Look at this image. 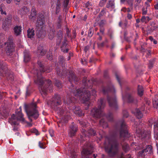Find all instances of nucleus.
<instances>
[{"mask_svg": "<svg viewBox=\"0 0 158 158\" xmlns=\"http://www.w3.org/2000/svg\"><path fill=\"white\" fill-rule=\"evenodd\" d=\"M37 64L40 67V70H36L37 79L35 80V82L39 85L40 89L43 94H45L47 92L51 93L52 91V84L51 81L47 80L42 77V73L46 72L49 73L50 72L51 69L49 68L48 69L44 67V65L40 60H38Z\"/></svg>", "mask_w": 158, "mask_h": 158, "instance_id": "nucleus-1", "label": "nucleus"}, {"mask_svg": "<svg viewBox=\"0 0 158 158\" xmlns=\"http://www.w3.org/2000/svg\"><path fill=\"white\" fill-rule=\"evenodd\" d=\"M82 83L85 87L72 91L71 94H73L77 97H79L80 99L82 97L83 103L87 102V103L88 104L90 95H94L96 93V91L94 89L92 90L91 91L86 90L85 88L91 89L94 81L93 80H89L87 81V78L84 77L82 80Z\"/></svg>", "mask_w": 158, "mask_h": 158, "instance_id": "nucleus-2", "label": "nucleus"}, {"mask_svg": "<svg viewBox=\"0 0 158 158\" xmlns=\"http://www.w3.org/2000/svg\"><path fill=\"white\" fill-rule=\"evenodd\" d=\"M45 22V18L42 14H39L37 18L36 23V36L39 40L43 39L46 36V31L44 24Z\"/></svg>", "mask_w": 158, "mask_h": 158, "instance_id": "nucleus-3", "label": "nucleus"}, {"mask_svg": "<svg viewBox=\"0 0 158 158\" xmlns=\"http://www.w3.org/2000/svg\"><path fill=\"white\" fill-rule=\"evenodd\" d=\"M118 146L117 140L115 138H112L109 139V145L105 148L106 151L110 157H114L118 152Z\"/></svg>", "mask_w": 158, "mask_h": 158, "instance_id": "nucleus-4", "label": "nucleus"}, {"mask_svg": "<svg viewBox=\"0 0 158 158\" xmlns=\"http://www.w3.org/2000/svg\"><path fill=\"white\" fill-rule=\"evenodd\" d=\"M56 74L59 76L64 77L69 75L68 78L69 81L70 83L73 81L76 83L79 81V78L75 75L72 71L67 70L65 68L62 69H60L59 66L56 67Z\"/></svg>", "mask_w": 158, "mask_h": 158, "instance_id": "nucleus-5", "label": "nucleus"}, {"mask_svg": "<svg viewBox=\"0 0 158 158\" xmlns=\"http://www.w3.org/2000/svg\"><path fill=\"white\" fill-rule=\"evenodd\" d=\"M98 108L96 107L91 110V114L93 117L98 118L104 116L102 109L104 107L105 102L104 99L101 98L98 102Z\"/></svg>", "mask_w": 158, "mask_h": 158, "instance_id": "nucleus-6", "label": "nucleus"}, {"mask_svg": "<svg viewBox=\"0 0 158 158\" xmlns=\"http://www.w3.org/2000/svg\"><path fill=\"white\" fill-rule=\"evenodd\" d=\"M0 77H5L6 79L12 81L14 80V77L13 73L10 72L6 64L0 60Z\"/></svg>", "mask_w": 158, "mask_h": 158, "instance_id": "nucleus-7", "label": "nucleus"}, {"mask_svg": "<svg viewBox=\"0 0 158 158\" xmlns=\"http://www.w3.org/2000/svg\"><path fill=\"white\" fill-rule=\"evenodd\" d=\"M77 99L74 97L69 96L67 100V104L68 108L73 110V112L79 116H81L84 115L82 110L79 106L77 107L75 104L76 100Z\"/></svg>", "mask_w": 158, "mask_h": 158, "instance_id": "nucleus-8", "label": "nucleus"}, {"mask_svg": "<svg viewBox=\"0 0 158 158\" xmlns=\"http://www.w3.org/2000/svg\"><path fill=\"white\" fill-rule=\"evenodd\" d=\"M36 104L32 103L29 105L27 109L25 110L28 118L31 122L32 121V118L36 119L39 116L38 111L36 109Z\"/></svg>", "mask_w": 158, "mask_h": 158, "instance_id": "nucleus-9", "label": "nucleus"}, {"mask_svg": "<svg viewBox=\"0 0 158 158\" xmlns=\"http://www.w3.org/2000/svg\"><path fill=\"white\" fill-rule=\"evenodd\" d=\"M116 129L119 132L120 138H128L130 136L127 129V126L123 120H122L119 123V124L116 125Z\"/></svg>", "mask_w": 158, "mask_h": 158, "instance_id": "nucleus-10", "label": "nucleus"}, {"mask_svg": "<svg viewBox=\"0 0 158 158\" xmlns=\"http://www.w3.org/2000/svg\"><path fill=\"white\" fill-rule=\"evenodd\" d=\"M135 92L133 90L130 89L129 88L126 89L125 94L124 95L122 93V95L123 98L125 97L127 102L129 103H132L136 104L137 102V100L135 97L134 95Z\"/></svg>", "mask_w": 158, "mask_h": 158, "instance_id": "nucleus-11", "label": "nucleus"}, {"mask_svg": "<svg viewBox=\"0 0 158 158\" xmlns=\"http://www.w3.org/2000/svg\"><path fill=\"white\" fill-rule=\"evenodd\" d=\"M16 117L15 114H13L8 120V122L11 125H18L17 121H20L22 122H24L25 121V119L23 117V115L21 112V110L20 111H16Z\"/></svg>", "mask_w": 158, "mask_h": 158, "instance_id": "nucleus-12", "label": "nucleus"}, {"mask_svg": "<svg viewBox=\"0 0 158 158\" xmlns=\"http://www.w3.org/2000/svg\"><path fill=\"white\" fill-rule=\"evenodd\" d=\"M93 145L90 142L85 143L83 148L82 153L85 155L83 156L81 158H92L87 156L92 154L93 152Z\"/></svg>", "mask_w": 158, "mask_h": 158, "instance_id": "nucleus-13", "label": "nucleus"}, {"mask_svg": "<svg viewBox=\"0 0 158 158\" xmlns=\"http://www.w3.org/2000/svg\"><path fill=\"white\" fill-rule=\"evenodd\" d=\"M62 104V101L60 95L55 94L52 98L51 106L53 108H55Z\"/></svg>", "mask_w": 158, "mask_h": 158, "instance_id": "nucleus-14", "label": "nucleus"}, {"mask_svg": "<svg viewBox=\"0 0 158 158\" xmlns=\"http://www.w3.org/2000/svg\"><path fill=\"white\" fill-rule=\"evenodd\" d=\"M107 99L110 107L115 110H117L118 109V106L115 96H110L108 95Z\"/></svg>", "mask_w": 158, "mask_h": 158, "instance_id": "nucleus-15", "label": "nucleus"}, {"mask_svg": "<svg viewBox=\"0 0 158 158\" xmlns=\"http://www.w3.org/2000/svg\"><path fill=\"white\" fill-rule=\"evenodd\" d=\"M12 16L10 15H8L4 22L3 23L2 28L4 30L8 29L9 27L11 25Z\"/></svg>", "mask_w": 158, "mask_h": 158, "instance_id": "nucleus-16", "label": "nucleus"}, {"mask_svg": "<svg viewBox=\"0 0 158 158\" xmlns=\"http://www.w3.org/2000/svg\"><path fill=\"white\" fill-rule=\"evenodd\" d=\"M145 105L143 104L140 109H136L134 112V114L138 119L141 118L143 116V112L144 111Z\"/></svg>", "mask_w": 158, "mask_h": 158, "instance_id": "nucleus-17", "label": "nucleus"}, {"mask_svg": "<svg viewBox=\"0 0 158 158\" xmlns=\"http://www.w3.org/2000/svg\"><path fill=\"white\" fill-rule=\"evenodd\" d=\"M57 113L60 116L64 117H69V115L68 114V112L65 111V109L61 107H59L58 106L53 108Z\"/></svg>", "mask_w": 158, "mask_h": 158, "instance_id": "nucleus-18", "label": "nucleus"}, {"mask_svg": "<svg viewBox=\"0 0 158 158\" xmlns=\"http://www.w3.org/2000/svg\"><path fill=\"white\" fill-rule=\"evenodd\" d=\"M77 131V127L73 122L69 126V134L70 137L74 136Z\"/></svg>", "mask_w": 158, "mask_h": 158, "instance_id": "nucleus-19", "label": "nucleus"}, {"mask_svg": "<svg viewBox=\"0 0 158 158\" xmlns=\"http://www.w3.org/2000/svg\"><path fill=\"white\" fill-rule=\"evenodd\" d=\"M115 89L112 83L109 84L106 87H104L102 91L104 94H106L109 92H115Z\"/></svg>", "mask_w": 158, "mask_h": 158, "instance_id": "nucleus-20", "label": "nucleus"}, {"mask_svg": "<svg viewBox=\"0 0 158 158\" xmlns=\"http://www.w3.org/2000/svg\"><path fill=\"white\" fill-rule=\"evenodd\" d=\"M6 50V53L8 56H11L15 51V44L9 45L7 44Z\"/></svg>", "mask_w": 158, "mask_h": 158, "instance_id": "nucleus-21", "label": "nucleus"}, {"mask_svg": "<svg viewBox=\"0 0 158 158\" xmlns=\"http://www.w3.org/2000/svg\"><path fill=\"white\" fill-rule=\"evenodd\" d=\"M96 134V131L92 128L90 129L87 131L85 130V131L82 133V136L81 137V139H82V138L84 136L86 137L90 135L94 136Z\"/></svg>", "mask_w": 158, "mask_h": 158, "instance_id": "nucleus-22", "label": "nucleus"}, {"mask_svg": "<svg viewBox=\"0 0 158 158\" xmlns=\"http://www.w3.org/2000/svg\"><path fill=\"white\" fill-rule=\"evenodd\" d=\"M136 132L139 135V136H141L142 138L145 137L148 134V132L144 130L143 129H140L137 126L136 127Z\"/></svg>", "mask_w": 158, "mask_h": 158, "instance_id": "nucleus-23", "label": "nucleus"}, {"mask_svg": "<svg viewBox=\"0 0 158 158\" xmlns=\"http://www.w3.org/2000/svg\"><path fill=\"white\" fill-rule=\"evenodd\" d=\"M46 51L43 49L42 46L38 47L37 53L38 57H40L44 56L46 54Z\"/></svg>", "mask_w": 158, "mask_h": 158, "instance_id": "nucleus-24", "label": "nucleus"}, {"mask_svg": "<svg viewBox=\"0 0 158 158\" xmlns=\"http://www.w3.org/2000/svg\"><path fill=\"white\" fill-rule=\"evenodd\" d=\"M22 27L20 26H16L14 28V33L16 36L20 35L22 30Z\"/></svg>", "mask_w": 158, "mask_h": 158, "instance_id": "nucleus-25", "label": "nucleus"}, {"mask_svg": "<svg viewBox=\"0 0 158 158\" xmlns=\"http://www.w3.org/2000/svg\"><path fill=\"white\" fill-rule=\"evenodd\" d=\"M154 126V137L156 139L158 140V121L155 123Z\"/></svg>", "mask_w": 158, "mask_h": 158, "instance_id": "nucleus-26", "label": "nucleus"}, {"mask_svg": "<svg viewBox=\"0 0 158 158\" xmlns=\"http://www.w3.org/2000/svg\"><path fill=\"white\" fill-rule=\"evenodd\" d=\"M29 11V10L27 7L23 6L19 10V12L22 16L27 14Z\"/></svg>", "mask_w": 158, "mask_h": 158, "instance_id": "nucleus-27", "label": "nucleus"}, {"mask_svg": "<svg viewBox=\"0 0 158 158\" xmlns=\"http://www.w3.org/2000/svg\"><path fill=\"white\" fill-rule=\"evenodd\" d=\"M63 33L62 31L59 30L58 31L57 34V36L58 39L57 44H60L61 42V40L63 38Z\"/></svg>", "mask_w": 158, "mask_h": 158, "instance_id": "nucleus-28", "label": "nucleus"}, {"mask_svg": "<svg viewBox=\"0 0 158 158\" xmlns=\"http://www.w3.org/2000/svg\"><path fill=\"white\" fill-rule=\"evenodd\" d=\"M106 7L107 8H111L113 9L115 8V3L114 1L109 0L106 4Z\"/></svg>", "mask_w": 158, "mask_h": 158, "instance_id": "nucleus-29", "label": "nucleus"}, {"mask_svg": "<svg viewBox=\"0 0 158 158\" xmlns=\"http://www.w3.org/2000/svg\"><path fill=\"white\" fill-rule=\"evenodd\" d=\"M36 10L35 8L32 7L31 14L29 16V18L30 19H35L36 18Z\"/></svg>", "mask_w": 158, "mask_h": 158, "instance_id": "nucleus-30", "label": "nucleus"}, {"mask_svg": "<svg viewBox=\"0 0 158 158\" xmlns=\"http://www.w3.org/2000/svg\"><path fill=\"white\" fill-rule=\"evenodd\" d=\"M55 31L54 28H51L48 35V38L50 40H52L54 37Z\"/></svg>", "mask_w": 158, "mask_h": 158, "instance_id": "nucleus-31", "label": "nucleus"}, {"mask_svg": "<svg viewBox=\"0 0 158 158\" xmlns=\"http://www.w3.org/2000/svg\"><path fill=\"white\" fill-rule=\"evenodd\" d=\"M99 125L103 128H106L108 126V124L104 118H102L99 121Z\"/></svg>", "mask_w": 158, "mask_h": 158, "instance_id": "nucleus-32", "label": "nucleus"}, {"mask_svg": "<svg viewBox=\"0 0 158 158\" xmlns=\"http://www.w3.org/2000/svg\"><path fill=\"white\" fill-rule=\"evenodd\" d=\"M146 153L148 152L149 154H152V148L150 145H147L146 146V148L144 149Z\"/></svg>", "mask_w": 158, "mask_h": 158, "instance_id": "nucleus-33", "label": "nucleus"}, {"mask_svg": "<svg viewBox=\"0 0 158 158\" xmlns=\"http://www.w3.org/2000/svg\"><path fill=\"white\" fill-rule=\"evenodd\" d=\"M34 31L33 29H29L27 31V36L29 38H33L34 35Z\"/></svg>", "mask_w": 158, "mask_h": 158, "instance_id": "nucleus-34", "label": "nucleus"}, {"mask_svg": "<svg viewBox=\"0 0 158 158\" xmlns=\"http://www.w3.org/2000/svg\"><path fill=\"white\" fill-rule=\"evenodd\" d=\"M106 9L103 8L99 14L96 20L98 22L101 19V17L103 16L106 13Z\"/></svg>", "mask_w": 158, "mask_h": 158, "instance_id": "nucleus-35", "label": "nucleus"}, {"mask_svg": "<svg viewBox=\"0 0 158 158\" xmlns=\"http://www.w3.org/2000/svg\"><path fill=\"white\" fill-rule=\"evenodd\" d=\"M138 93L140 96H142L143 93V89L142 86L138 85Z\"/></svg>", "mask_w": 158, "mask_h": 158, "instance_id": "nucleus-36", "label": "nucleus"}, {"mask_svg": "<svg viewBox=\"0 0 158 158\" xmlns=\"http://www.w3.org/2000/svg\"><path fill=\"white\" fill-rule=\"evenodd\" d=\"M123 150L126 152H128L129 150V147L128 144L126 143L122 144Z\"/></svg>", "mask_w": 158, "mask_h": 158, "instance_id": "nucleus-37", "label": "nucleus"}, {"mask_svg": "<svg viewBox=\"0 0 158 158\" xmlns=\"http://www.w3.org/2000/svg\"><path fill=\"white\" fill-rule=\"evenodd\" d=\"M13 41V36L12 35H10L8 37V40L6 44L9 45L15 44Z\"/></svg>", "mask_w": 158, "mask_h": 158, "instance_id": "nucleus-38", "label": "nucleus"}, {"mask_svg": "<svg viewBox=\"0 0 158 158\" xmlns=\"http://www.w3.org/2000/svg\"><path fill=\"white\" fill-rule=\"evenodd\" d=\"M69 152L70 153L72 158H77L76 153L73 149L69 150Z\"/></svg>", "mask_w": 158, "mask_h": 158, "instance_id": "nucleus-39", "label": "nucleus"}, {"mask_svg": "<svg viewBox=\"0 0 158 158\" xmlns=\"http://www.w3.org/2000/svg\"><path fill=\"white\" fill-rule=\"evenodd\" d=\"M152 104L154 108L157 109L158 108V99L155 97L153 100Z\"/></svg>", "mask_w": 158, "mask_h": 158, "instance_id": "nucleus-40", "label": "nucleus"}, {"mask_svg": "<svg viewBox=\"0 0 158 158\" xmlns=\"http://www.w3.org/2000/svg\"><path fill=\"white\" fill-rule=\"evenodd\" d=\"M31 59L30 56L28 53H25L24 55V61L25 62L29 61Z\"/></svg>", "mask_w": 158, "mask_h": 158, "instance_id": "nucleus-41", "label": "nucleus"}, {"mask_svg": "<svg viewBox=\"0 0 158 158\" xmlns=\"http://www.w3.org/2000/svg\"><path fill=\"white\" fill-rule=\"evenodd\" d=\"M107 119V120L110 121H112L113 120V114L110 113H109L106 115L105 116Z\"/></svg>", "mask_w": 158, "mask_h": 158, "instance_id": "nucleus-42", "label": "nucleus"}, {"mask_svg": "<svg viewBox=\"0 0 158 158\" xmlns=\"http://www.w3.org/2000/svg\"><path fill=\"white\" fill-rule=\"evenodd\" d=\"M55 85L56 86L59 88H61L62 85L61 82L58 80H56L55 81Z\"/></svg>", "mask_w": 158, "mask_h": 158, "instance_id": "nucleus-43", "label": "nucleus"}, {"mask_svg": "<svg viewBox=\"0 0 158 158\" xmlns=\"http://www.w3.org/2000/svg\"><path fill=\"white\" fill-rule=\"evenodd\" d=\"M61 6V3L60 2H56V14L59 13L60 10V6Z\"/></svg>", "mask_w": 158, "mask_h": 158, "instance_id": "nucleus-44", "label": "nucleus"}, {"mask_svg": "<svg viewBox=\"0 0 158 158\" xmlns=\"http://www.w3.org/2000/svg\"><path fill=\"white\" fill-rule=\"evenodd\" d=\"M98 24L99 27H104V25L106 24V21L105 20H102Z\"/></svg>", "mask_w": 158, "mask_h": 158, "instance_id": "nucleus-45", "label": "nucleus"}, {"mask_svg": "<svg viewBox=\"0 0 158 158\" xmlns=\"http://www.w3.org/2000/svg\"><path fill=\"white\" fill-rule=\"evenodd\" d=\"M69 0H64V1L63 3V6L64 7V9H65L66 10H68V5L69 3Z\"/></svg>", "mask_w": 158, "mask_h": 158, "instance_id": "nucleus-46", "label": "nucleus"}, {"mask_svg": "<svg viewBox=\"0 0 158 158\" xmlns=\"http://www.w3.org/2000/svg\"><path fill=\"white\" fill-rule=\"evenodd\" d=\"M141 20L142 22L146 23L150 20V19L148 16H143L142 17Z\"/></svg>", "mask_w": 158, "mask_h": 158, "instance_id": "nucleus-47", "label": "nucleus"}, {"mask_svg": "<svg viewBox=\"0 0 158 158\" xmlns=\"http://www.w3.org/2000/svg\"><path fill=\"white\" fill-rule=\"evenodd\" d=\"M147 153H146L144 149L139 151L138 152V156L141 157L144 156L145 155H147Z\"/></svg>", "mask_w": 158, "mask_h": 158, "instance_id": "nucleus-48", "label": "nucleus"}, {"mask_svg": "<svg viewBox=\"0 0 158 158\" xmlns=\"http://www.w3.org/2000/svg\"><path fill=\"white\" fill-rule=\"evenodd\" d=\"M94 32V29L92 27H90L89 30L88 31V36L91 37L93 34Z\"/></svg>", "mask_w": 158, "mask_h": 158, "instance_id": "nucleus-49", "label": "nucleus"}, {"mask_svg": "<svg viewBox=\"0 0 158 158\" xmlns=\"http://www.w3.org/2000/svg\"><path fill=\"white\" fill-rule=\"evenodd\" d=\"M155 60L154 59H153L150 60L149 61V64H148V67L149 69H151L153 67V65L155 63Z\"/></svg>", "mask_w": 158, "mask_h": 158, "instance_id": "nucleus-50", "label": "nucleus"}, {"mask_svg": "<svg viewBox=\"0 0 158 158\" xmlns=\"http://www.w3.org/2000/svg\"><path fill=\"white\" fill-rule=\"evenodd\" d=\"M108 35L110 37V39L113 37V31L111 29H109L108 30Z\"/></svg>", "mask_w": 158, "mask_h": 158, "instance_id": "nucleus-51", "label": "nucleus"}, {"mask_svg": "<svg viewBox=\"0 0 158 158\" xmlns=\"http://www.w3.org/2000/svg\"><path fill=\"white\" fill-rule=\"evenodd\" d=\"M30 131L31 133H34L36 135H38L39 134L38 130L35 128L31 129L30 130Z\"/></svg>", "mask_w": 158, "mask_h": 158, "instance_id": "nucleus-52", "label": "nucleus"}, {"mask_svg": "<svg viewBox=\"0 0 158 158\" xmlns=\"http://www.w3.org/2000/svg\"><path fill=\"white\" fill-rule=\"evenodd\" d=\"M133 0H128L127 2L130 6L132 9L133 8Z\"/></svg>", "mask_w": 158, "mask_h": 158, "instance_id": "nucleus-53", "label": "nucleus"}, {"mask_svg": "<svg viewBox=\"0 0 158 158\" xmlns=\"http://www.w3.org/2000/svg\"><path fill=\"white\" fill-rule=\"evenodd\" d=\"M91 5V3L88 2L85 4V7L86 8H87L88 9H89L91 8L90 6Z\"/></svg>", "mask_w": 158, "mask_h": 158, "instance_id": "nucleus-54", "label": "nucleus"}, {"mask_svg": "<svg viewBox=\"0 0 158 158\" xmlns=\"http://www.w3.org/2000/svg\"><path fill=\"white\" fill-rule=\"evenodd\" d=\"M67 41V40L66 39H64V40L62 42V45L61 46V48L63 47V48H64L66 47L68 44Z\"/></svg>", "mask_w": 158, "mask_h": 158, "instance_id": "nucleus-55", "label": "nucleus"}, {"mask_svg": "<svg viewBox=\"0 0 158 158\" xmlns=\"http://www.w3.org/2000/svg\"><path fill=\"white\" fill-rule=\"evenodd\" d=\"M123 116L124 118H127L128 117L129 114L128 112L126 110L123 111Z\"/></svg>", "mask_w": 158, "mask_h": 158, "instance_id": "nucleus-56", "label": "nucleus"}, {"mask_svg": "<svg viewBox=\"0 0 158 158\" xmlns=\"http://www.w3.org/2000/svg\"><path fill=\"white\" fill-rule=\"evenodd\" d=\"M131 157V155L129 154L127 156H125L123 153H122L121 155V156L119 158H130Z\"/></svg>", "mask_w": 158, "mask_h": 158, "instance_id": "nucleus-57", "label": "nucleus"}, {"mask_svg": "<svg viewBox=\"0 0 158 158\" xmlns=\"http://www.w3.org/2000/svg\"><path fill=\"white\" fill-rule=\"evenodd\" d=\"M107 0H102L100 1L99 5L101 7H102L104 6Z\"/></svg>", "mask_w": 158, "mask_h": 158, "instance_id": "nucleus-58", "label": "nucleus"}, {"mask_svg": "<svg viewBox=\"0 0 158 158\" xmlns=\"http://www.w3.org/2000/svg\"><path fill=\"white\" fill-rule=\"evenodd\" d=\"M64 62V57L62 56H60L59 59V63L60 64H63Z\"/></svg>", "mask_w": 158, "mask_h": 158, "instance_id": "nucleus-59", "label": "nucleus"}, {"mask_svg": "<svg viewBox=\"0 0 158 158\" xmlns=\"http://www.w3.org/2000/svg\"><path fill=\"white\" fill-rule=\"evenodd\" d=\"M97 132L99 133V135H100V137L102 138L105 135L104 132L102 130L99 131V132Z\"/></svg>", "mask_w": 158, "mask_h": 158, "instance_id": "nucleus-60", "label": "nucleus"}, {"mask_svg": "<svg viewBox=\"0 0 158 158\" xmlns=\"http://www.w3.org/2000/svg\"><path fill=\"white\" fill-rule=\"evenodd\" d=\"M148 6H147L146 8L143 7L142 9V14L143 15H146L147 13V9Z\"/></svg>", "mask_w": 158, "mask_h": 158, "instance_id": "nucleus-61", "label": "nucleus"}, {"mask_svg": "<svg viewBox=\"0 0 158 158\" xmlns=\"http://www.w3.org/2000/svg\"><path fill=\"white\" fill-rule=\"evenodd\" d=\"M52 55L51 52L49 53L47 55V58L49 60H51L52 59Z\"/></svg>", "mask_w": 158, "mask_h": 158, "instance_id": "nucleus-62", "label": "nucleus"}, {"mask_svg": "<svg viewBox=\"0 0 158 158\" xmlns=\"http://www.w3.org/2000/svg\"><path fill=\"white\" fill-rule=\"evenodd\" d=\"M99 31L101 34L102 35H103L104 34L105 29L104 27H99Z\"/></svg>", "mask_w": 158, "mask_h": 158, "instance_id": "nucleus-63", "label": "nucleus"}, {"mask_svg": "<svg viewBox=\"0 0 158 158\" xmlns=\"http://www.w3.org/2000/svg\"><path fill=\"white\" fill-rule=\"evenodd\" d=\"M49 133L51 137H53L54 135L53 131L52 129H50L49 130Z\"/></svg>", "mask_w": 158, "mask_h": 158, "instance_id": "nucleus-64", "label": "nucleus"}]
</instances>
